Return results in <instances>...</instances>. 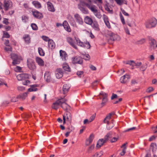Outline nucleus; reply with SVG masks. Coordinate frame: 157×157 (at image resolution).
<instances>
[{
	"instance_id": "nucleus-54",
	"label": "nucleus",
	"mask_w": 157,
	"mask_h": 157,
	"mask_svg": "<svg viewBox=\"0 0 157 157\" xmlns=\"http://www.w3.org/2000/svg\"><path fill=\"white\" fill-rule=\"evenodd\" d=\"M83 58L86 60H88L90 59V56L88 54H86L83 55Z\"/></svg>"
},
{
	"instance_id": "nucleus-33",
	"label": "nucleus",
	"mask_w": 157,
	"mask_h": 157,
	"mask_svg": "<svg viewBox=\"0 0 157 157\" xmlns=\"http://www.w3.org/2000/svg\"><path fill=\"white\" fill-rule=\"evenodd\" d=\"M32 4L37 8H40L41 7V5L40 3L38 1H33Z\"/></svg>"
},
{
	"instance_id": "nucleus-40",
	"label": "nucleus",
	"mask_w": 157,
	"mask_h": 157,
	"mask_svg": "<svg viewBox=\"0 0 157 157\" xmlns=\"http://www.w3.org/2000/svg\"><path fill=\"white\" fill-rule=\"evenodd\" d=\"M22 21L26 23L29 20V17L27 16L24 15L22 16Z\"/></svg>"
},
{
	"instance_id": "nucleus-61",
	"label": "nucleus",
	"mask_w": 157,
	"mask_h": 157,
	"mask_svg": "<svg viewBox=\"0 0 157 157\" xmlns=\"http://www.w3.org/2000/svg\"><path fill=\"white\" fill-rule=\"evenodd\" d=\"M17 89L20 91H23L25 90V88L23 86H18L17 87Z\"/></svg>"
},
{
	"instance_id": "nucleus-63",
	"label": "nucleus",
	"mask_w": 157,
	"mask_h": 157,
	"mask_svg": "<svg viewBox=\"0 0 157 157\" xmlns=\"http://www.w3.org/2000/svg\"><path fill=\"white\" fill-rule=\"evenodd\" d=\"M153 90V88L151 87H149L147 90V92L148 93H150Z\"/></svg>"
},
{
	"instance_id": "nucleus-58",
	"label": "nucleus",
	"mask_w": 157,
	"mask_h": 157,
	"mask_svg": "<svg viewBox=\"0 0 157 157\" xmlns=\"http://www.w3.org/2000/svg\"><path fill=\"white\" fill-rule=\"evenodd\" d=\"M121 10L122 13L124 15L126 16H129L128 14V13H127L124 10H123L122 9V8L121 9Z\"/></svg>"
},
{
	"instance_id": "nucleus-35",
	"label": "nucleus",
	"mask_w": 157,
	"mask_h": 157,
	"mask_svg": "<svg viewBox=\"0 0 157 157\" xmlns=\"http://www.w3.org/2000/svg\"><path fill=\"white\" fill-rule=\"evenodd\" d=\"M112 137V133L111 132H110L106 134V135L105 136L104 139L105 140V141H106L107 142L109 140V139Z\"/></svg>"
},
{
	"instance_id": "nucleus-5",
	"label": "nucleus",
	"mask_w": 157,
	"mask_h": 157,
	"mask_svg": "<svg viewBox=\"0 0 157 157\" xmlns=\"http://www.w3.org/2000/svg\"><path fill=\"white\" fill-rule=\"evenodd\" d=\"M99 95L102 96L103 97L102 102L101 103V105L102 107L106 105L108 101L107 95L105 93L101 91Z\"/></svg>"
},
{
	"instance_id": "nucleus-29",
	"label": "nucleus",
	"mask_w": 157,
	"mask_h": 157,
	"mask_svg": "<svg viewBox=\"0 0 157 157\" xmlns=\"http://www.w3.org/2000/svg\"><path fill=\"white\" fill-rule=\"evenodd\" d=\"M36 61L39 65L41 66H43L44 65V62L41 58L37 57L36 58Z\"/></svg>"
},
{
	"instance_id": "nucleus-27",
	"label": "nucleus",
	"mask_w": 157,
	"mask_h": 157,
	"mask_svg": "<svg viewBox=\"0 0 157 157\" xmlns=\"http://www.w3.org/2000/svg\"><path fill=\"white\" fill-rule=\"evenodd\" d=\"M38 86V85L37 84H34L30 85V87L28 89V90L29 92L36 91L37 90L36 87Z\"/></svg>"
},
{
	"instance_id": "nucleus-41",
	"label": "nucleus",
	"mask_w": 157,
	"mask_h": 157,
	"mask_svg": "<svg viewBox=\"0 0 157 157\" xmlns=\"http://www.w3.org/2000/svg\"><path fill=\"white\" fill-rule=\"evenodd\" d=\"M114 126V124L112 122H110L109 123L107 124L106 127L108 129H110Z\"/></svg>"
},
{
	"instance_id": "nucleus-30",
	"label": "nucleus",
	"mask_w": 157,
	"mask_h": 157,
	"mask_svg": "<svg viewBox=\"0 0 157 157\" xmlns=\"http://www.w3.org/2000/svg\"><path fill=\"white\" fill-rule=\"evenodd\" d=\"M48 45L49 47L52 49H53L55 47V43L52 39L50 40L48 42Z\"/></svg>"
},
{
	"instance_id": "nucleus-3",
	"label": "nucleus",
	"mask_w": 157,
	"mask_h": 157,
	"mask_svg": "<svg viewBox=\"0 0 157 157\" xmlns=\"http://www.w3.org/2000/svg\"><path fill=\"white\" fill-rule=\"evenodd\" d=\"M11 58L13 60L12 64L15 65L19 64L20 62L21 57L18 55L14 53H13L11 55Z\"/></svg>"
},
{
	"instance_id": "nucleus-15",
	"label": "nucleus",
	"mask_w": 157,
	"mask_h": 157,
	"mask_svg": "<svg viewBox=\"0 0 157 157\" xmlns=\"http://www.w3.org/2000/svg\"><path fill=\"white\" fill-rule=\"evenodd\" d=\"M27 65L29 68L31 70H34L36 68L34 62L32 60H27Z\"/></svg>"
},
{
	"instance_id": "nucleus-19",
	"label": "nucleus",
	"mask_w": 157,
	"mask_h": 157,
	"mask_svg": "<svg viewBox=\"0 0 157 157\" xmlns=\"http://www.w3.org/2000/svg\"><path fill=\"white\" fill-rule=\"evenodd\" d=\"M74 17L76 22L79 24L82 25L83 24V22L82 19L79 15L78 14H75Z\"/></svg>"
},
{
	"instance_id": "nucleus-1",
	"label": "nucleus",
	"mask_w": 157,
	"mask_h": 157,
	"mask_svg": "<svg viewBox=\"0 0 157 157\" xmlns=\"http://www.w3.org/2000/svg\"><path fill=\"white\" fill-rule=\"evenodd\" d=\"M157 24V20L155 18H152L147 20L144 23L146 28L149 29L155 27Z\"/></svg>"
},
{
	"instance_id": "nucleus-17",
	"label": "nucleus",
	"mask_w": 157,
	"mask_h": 157,
	"mask_svg": "<svg viewBox=\"0 0 157 157\" xmlns=\"http://www.w3.org/2000/svg\"><path fill=\"white\" fill-rule=\"evenodd\" d=\"M56 76L57 78H62L63 76V72L61 69L58 68L56 70L55 72Z\"/></svg>"
},
{
	"instance_id": "nucleus-60",
	"label": "nucleus",
	"mask_w": 157,
	"mask_h": 157,
	"mask_svg": "<svg viewBox=\"0 0 157 157\" xmlns=\"http://www.w3.org/2000/svg\"><path fill=\"white\" fill-rule=\"evenodd\" d=\"M83 74V72L82 71H78L77 72V75L79 77H81V75Z\"/></svg>"
},
{
	"instance_id": "nucleus-62",
	"label": "nucleus",
	"mask_w": 157,
	"mask_h": 157,
	"mask_svg": "<svg viewBox=\"0 0 157 157\" xmlns=\"http://www.w3.org/2000/svg\"><path fill=\"white\" fill-rule=\"evenodd\" d=\"M100 155H99V154L98 153H96L94 155H93L91 157H100L101 154V152H100Z\"/></svg>"
},
{
	"instance_id": "nucleus-48",
	"label": "nucleus",
	"mask_w": 157,
	"mask_h": 157,
	"mask_svg": "<svg viewBox=\"0 0 157 157\" xmlns=\"http://www.w3.org/2000/svg\"><path fill=\"white\" fill-rule=\"evenodd\" d=\"M115 1L119 5H121L124 3V0H115Z\"/></svg>"
},
{
	"instance_id": "nucleus-10",
	"label": "nucleus",
	"mask_w": 157,
	"mask_h": 157,
	"mask_svg": "<svg viewBox=\"0 0 157 157\" xmlns=\"http://www.w3.org/2000/svg\"><path fill=\"white\" fill-rule=\"evenodd\" d=\"M72 63L73 64H81L82 63V59L80 56H76L72 58Z\"/></svg>"
},
{
	"instance_id": "nucleus-32",
	"label": "nucleus",
	"mask_w": 157,
	"mask_h": 157,
	"mask_svg": "<svg viewBox=\"0 0 157 157\" xmlns=\"http://www.w3.org/2000/svg\"><path fill=\"white\" fill-rule=\"evenodd\" d=\"M70 88V86L69 85L64 84L63 86V91L64 93H65L67 92L69 88Z\"/></svg>"
},
{
	"instance_id": "nucleus-11",
	"label": "nucleus",
	"mask_w": 157,
	"mask_h": 157,
	"mask_svg": "<svg viewBox=\"0 0 157 157\" xmlns=\"http://www.w3.org/2000/svg\"><path fill=\"white\" fill-rule=\"evenodd\" d=\"M12 3L10 1L5 0L4 2L3 7L6 11L8 10L12 6Z\"/></svg>"
},
{
	"instance_id": "nucleus-28",
	"label": "nucleus",
	"mask_w": 157,
	"mask_h": 157,
	"mask_svg": "<svg viewBox=\"0 0 157 157\" xmlns=\"http://www.w3.org/2000/svg\"><path fill=\"white\" fill-rule=\"evenodd\" d=\"M92 28L95 30L98 31L99 30V25L97 21H94L93 22L92 26Z\"/></svg>"
},
{
	"instance_id": "nucleus-13",
	"label": "nucleus",
	"mask_w": 157,
	"mask_h": 157,
	"mask_svg": "<svg viewBox=\"0 0 157 157\" xmlns=\"http://www.w3.org/2000/svg\"><path fill=\"white\" fill-rule=\"evenodd\" d=\"M32 13L34 17L36 18L40 19L43 17L42 13L36 10L32 11Z\"/></svg>"
},
{
	"instance_id": "nucleus-23",
	"label": "nucleus",
	"mask_w": 157,
	"mask_h": 157,
	"mask_svg": "<svg viewBox=\"0 0 157 157\" xmlns=\"http://www.w3.org/2000/svg\"><path fill=\"white\" fill-rule=\"evenodd\" d=\"M44 78L47 82H49L51 79V74L49 72L47 71L44 74Z\"/></svg>"
},
{
	"instance_id": "nucleus-24",
	"label": "nucleus",
	"mask_w": 157,
	"mask_h": 157,
	"mask_svg": "<svg viewBox=\"0 0 157 157\" xmlns=\"http://www.w3.org/2000/svg\"><path fill=\"white\" fill-rule=\"evenodd\" d=\"M106 142V141H105L104 139H99L98 142L97 144L96 147L98 148H100Z\"/></svg>"
},
{
	"instance_id": "nucleus-26",
	"label": "nucleus",
	"mask_w": 157,
	"mask_h": 157,
	"mask_svg": "<svg viewBox=\"0 0 157 157\" xmlns=\"http://www.w3.org/2000/svg\"><path fill=\"white\" fill-rule=\"evenodd\" d=\"M23 39L25 42L27 44H29L30 42V38L29 35L28 34H25L23 36Z\"/></svg>"
},
{
	"instance_id": "nucleus-16",
	"label": "nucleus",
	"mask_w": 157,
	"mask_h": 157,
	"mask_svg": "<svg viewBox=\"0 0 157 157\" xmlns=\"http://www.w3.org/2000/svg\"><path fill=\"white\" fill-rule=\"evenodd\" d=\"M60 56L63 60L65 61L67 59L68 56L66 52L62 50L59 51Z\"/></svg>"
},
{
	"instance_id": "nucleus-4",
	"label": "nucleus",
	"mask_w": 157,
	"mask_h": 157,
	"mask_svg": "<svg viewBox=\"0 0 157 157\" xmlns=\"http://www.w3.org/2000/svg\"><path fill=\"white\" fill-rule=\"evenodd\" d=\"M77 44L79 46L81 47L86 48L89 49L90 48V45L89 42L83 43L81 41L80 39L78 38H75Z\"/></svg>"
},
{
	"instance_id": "nucleus-20",
	"label": "nucleus",
	"mask_w": 157,
	"mask_h": 157,
	"mask_svg": "<svg viewBox=\"0 0 157 157\" xmlns=\"http://www.w3.org/2000/svg\"><path fill=\"white\" fill-rule=\"evenodd\" d=\"M28 75L26 74H22L18 75L17 76V78L18 80H23L25 79L28 78Z\"/></svg>"
},
{
	"instance_id": "nucleus-22",
	"label": "nucleus",
	"mask_w": 157,
	"mask_h": 157,
	"mask_svg": "<svg viewBox=\"0 0 157 157\" xmlns=\"http://www.w3.org/2000/svg\"><path fill=\"white\" fill-rule=\"evenodd\" d=\"M84 20L85 23L89 25H91L93 22L92 19L88 16H86L84 18Z\"/></svg>"
},
{
	"instance_id": "nucleus-44",
	"label": "nucleus",
	"mask_w": 157,
	"mask_h": 157,
	"mask_svg": "<svg viewBox=\"0 0 157 157\" xmlns=\"http://www.w3.org/2000/svg\"><path fill=\"white\" fill-rule=\"evenodd\" d=\"M3 37H5L6 38H9L10 37V35L6 31H3Z\"/></svg>"
},
{
	"instance_id": "nucleus-14",
	"label": "nucleus",
	"mask_w": 157,
	"mask_h": 157,
	"mask_svg": "<svg viewBox=\"0 0 157 157\" xmlns=\"http://www.w3.org/2000/svg\"><path fill=\"white\" fill-rule=\"evenodd\" d=\"M84 2H82L80 4L78 5V8L83 13L86 14L88 13V10L86 8L83 7L82 6H86L84 4H82Z\"/></svg>"
},
{
	"instance_id": "nucleus-25",
	"label": "nucleus",
	"mask_w": 157,
	"mask_h": 157,
	"mask_svg": "<svg viewBox=\"0 0 157 157\" xmlns=\"http://www.w3.org/2000/svg\"><path fill=\"white\" fill-rule=\"evenodd\" d=\"M114 113H110L109 115L107 116L104 119L103 122L105 123H107V124L109 123L110 122H109V121L110 120L112 115H114Z\"/></svg>"
},
{
	"instance_id": "nucleus-53",
	"label": "nucleus",
	"mask_w": 157,
	"mask_h": 157,
	"mask_svg": "<svg viewBox=\"0 0 157 157\" xmlns=\"http://www.w3.org/2000/svg\"><path fill=\"white\" fill-rule=\"evenodd\" d=\"M7 46L8 47H5L4 48L5 50L6 51H11L12 50V48L9 45Z\"/></svg>"
},
{
	"instance_id": "nucleus-52",
	"label": "nucleus",
	"mask_w": 157,
	"mask_h": 157,
	"mask_svg": "<svg viewBox=\"0 0 157 157\" xmlns=\"http://www.w3.org/2000/svg\"><path fill=\"white\" fill-rule=\"evenodd\" d=\"M102 16L105 23L109 21L108 18L107 16L105 15H103Z\"/></svg>"
},
{
	"instance_id": "nucleus-36",
	"label": "nucleus",
	"mask_w": 157,
	"mask_h": 157,
	"mask_svg": "<svg viewBox=\"0 0 157 157\" xmlns=\"http://www.w3.org/2000/svg\"><path fill=\"white\" fill-rule=\"evenodd\" d=\"M27 94L26 93H23L20 94L18 96V98H21L22 100H24L27 97Z\"/></svg>"
},
{
	"instance_id": "nucleus-6",
	"label": "nucleus",
	"mask_w": 157,
	"mask_h": 157,
	"mask_svg": "<svg viewBox=\"0 0 157 157\" xmlns=\"http://www.w3.org/2000/svg\"><path fill=\"white\" fill-rule=\"evenodd\" d=\"M66 40L67 42L73 48L76 49H78L77 46L75 44L74 40L72 37L67 36L66 38Z\"/></svg>"
},
{
	"instance_id": "nucleus-38",
	"label": "nucleus",
	"mask_w": 157,
	"mask_h": 157,
	"mask_svg": "<svg viewBox=\"0 0 157 157\" xmlns=\"http://www.w3.org/2000/svg\"><path fill=\"white\" fill-rule=\"evenodd\" d=\"M38 53L40 56H44L45 53L44 51L41 48H38Z\"/></svg>"
},
{
	"instance_id": "nucleus-51",
	"label": "nucleus",
	"mask_w": 157,
	"mask_h": 157,
	"mask_svg": "<svg viewBox=\"0 0 157 157\" xmlns=\"http://www.w3.org/2000/svg\"><path fill=\"white\" fill-rule=\"evenodd\" d=\"M42 39L45 41L48 42L49 41L51 40V39H49L48 37L46 36H42Z\"/></svg>"
},
{
	"instance_id": "nucleus-8",
	"label": "nucleus",
	"mask_w": 157,
	"mask_h": 157,
	"mask_svg": "<svg viewBox=\"0 0 157 157\" xmlns=\"http://www.w3.org/2000/svg\"><path fill=\"white\" fill-rule=\"evenodd\" d=\"M82 4L86 5L89 9L94 13L96 11H98L96 6L92 4V3H86L85 2H83Z\"/></svg>"
},
{
	"instance_id": "nucleus-64",
	"label": "nucleus",
	"mask_w": 157,
	"mask_h": 157,
	"mask_svg": "<svg viewBox=\"0 0 157 157\" xmlns=\"http://www.w3.org/2000/svg\"><path fill=\"white\" fill-rule=\"evenodd\" d=\"M117 140V138L116 137H113L112 139L110 140V141L112 143L115 142Z\"/></svg>"
},
{
	"instance_id": "nucleus-42",
	"label": "nucleus",
	"mask_w": 157,
	"mask_h": 157,
	"mask_svg": "<svg viewBox=\"0 0 157 157\" xmlns=\"http://www.w3.org/2000/svg\"><path fill=\"white\" fill-rule=\"evenodd\" d=\"M22 81V84L24 85H27L29 83V81L27 79V78L25 79Z\"/></svg>"
},
{
	"instance_id": "nucleus-45",
	"label": "nucleus",
	"mask_w": 157,
	"mask_h": 157,
	"mask_svg": "<svg viewBox=\"0 0 157 157\" xmlns=\"http://www.w3.org/2000/svg\"><path fill=\"white\" fill-rule=\"evenodd\" d=\"M63 27L65 30L68 32H70L71 31V29L69 25H67V26Z\"/></svg>"
},
{
	"instance_id": "nucleus-21",
	"label": "nucleus",
	"mask_w": 157,
	"mask_h": 157,
	"mask_svg": "<svg viewBox=\"0 0 157 157\" xmlns=\"http://www.w3.org/2000/svg\"><path fill=\"white\" fill-rule=\"evenodd\" d=\"M47 9L48 10L51 12H54L55 9L53 4L50 2H47Z\"/></svg>"
},
{
	"instance_id": "nucleus-39",
	"label": "nucleus",
	"mask_w": 157,
	"mask_h": 157,
	"mask_svg": "<svg viewBox=\"0 0 157 157\" xmlns=\"http://www.w3.org/2000/svg\"><path fill=\"white\" fill-rule=\"evenodd\" d=\"M147 64L145 63L141 66L140 69L142 71H145L147 67Z\"/></svg>"
},
{
	"instance_id": "nucleus-7",
	"label": "nucleus",
	"mask_w": 157,
	"mask_h": 157,
	"mask_svg": "<svg viewBox=\"0 0 157 157\" xmlns=\"http://www.w3.org/2000/svg\"><path fill=\"white\" fill-rule=\"evenodd\" d=\"M63 123L64 124L66 122V120L69 121L71 120V113L68 112H66L63 115Z\"/></svg>"
},
{
	"instance_id": "nucleus-31",
	"label": "nucleus",
	"mask_w": 157,
	"mask_h": 157,
	"mask_svg": "<svg viewBox=\"0 0 157 157\" xmlns=\"http://www.w3.org/2000/svg\"><path fill=\"white\" fill-rule=\"evenodd\" d=\"M94 138V135L93 134H91L89 136L88 140H87L86 145H88L90 144L92 142Z\"/></svg>"
},
{
	"instance_id": "nucleus-57",
	"label": "nucleus",
	"mask_w": 157,
	"mask_h": 157,
	"mask_svg": "<svg viewBox=\"0 0 157 157\" xmlns=\"http://www.w3.org/2000/svg\"><path fill=\"white\" fill-rule=\"evenodd\" d=\"M126 147H125L122 150V151L121 153V155L122 156L124 155L126 152Z\"/></svg>"
},
{
	"instance_id": "nucleus-37",
	"label": "nucleus",
	"mask_w": 157,
	"mask_h": 157,
	"mask_svg": "<svg viewBox=\"0 0 157 157\" xmlns=\"http://www.w3.org/2000/svg\"><path fill=\"white\" fill-rule=\"evenodd\" d=\"M69 22L71 24H74L75 23L74 20L72 17L70 15H68L67 17Z\"/></svg>"
},
{
	"instance_id": "nucleus-12",
	"label": "nucleus",
	"mask_w": 157,
	"mask_h": 157,
	"mask_svg": "<svg viewBox=\"0 0 157 157\" xmlns=\"http://www.w3.org/2000/svg\"><path fill=\"white\" fill-rule=\"evenodd\" d=\"M61 98H60L54 102L52 105V108L55 110H57L61 105Z\"/></svg>"
},
{
	"instance_id": "nucleus-50",
	"label": "nucleus",
	"mask_w": 157,
	"mask_h": 157,
	"mask_svg": "<svg viewBox=\"0 0 157 157\" xmlns=\"http://www.w3.org/2000/svg\"><path fill=\"white\" fill-rule=\"evenodd\" d=\"M120 17L121 18V21L122 24H125V22L124 18L122 15V14L121 13H120Z\"/></svg>"
},
{
	"instance_id": "nucleus-9",
	"label": "nucleus",
	"mask_w": 157,
	"mask_h": 157,
	"mask_svg": "<svg viewBox=\"0 0 157 157\" xmlns=\"http://www.w3.org/2000/svg\"><path fill=\"white\" fill-rule=\"evenodd\" d=\"M61 101L60 106L63 109L65 110H67L70 108V106L68 105L66 103V102L67 101L66 99L64 98H61Z\"/></svg>"
},
{
	"instance_id": "nucleus-46",
	"label": "nucleus",
	"mask_w": 157,
	"mask_h": 157,
	"mask_svg": "<svg viewBox=\"0 0 157 157\" xmlns=\"http://www.w3.org/2000/svg\"><path fill=\"white\" fill-rule=\"evenodd\" d=\"M94 15L98 18H100L101 17V15L99 12H98V11H96L94 13Z\"/></svg>"
},
{
	"instance_id": "nucleus-47",
	"label": "nucleus",
	"mask_w": 157,
	"mask_h": 157,
	"mask_svg": "<svg viewBox=\"0 0 157 157\" xmlns=\"http://www.w3.org/2000/svg\"><path fill=\"white\" fill-rule=\"evenodd\" d=\"M31 26L33 30H37V25L34 23H32L31 24Z\"/></svg>"
},
{
	"instance_id": "nucleus-2",
	"label": "nucleus",
	"mask_w": 157,
	"mask_h": 157,
	"mask_svg": "<svg viewBox=\"0 0 157 157\" xmlns=\"http://www.w3.org/2000/svg\"><path fill=\"white\" fill-rule=\"evenodd\" d=\"M108 35L110 36V38L108 40L109 43L110 44H113V42L115 40H120V37L119 36L114 34L111 32H108Z\"/></svg>"
},
{
	"instance_id": "nucleus-59",
	"label": "nucleus",
	"mask_w": 157,
	"mask_h": 157,
	"mask_svg": "<svg viewBox=\"0 0 157 157\" xmlns=\"http://www.w3.org/2000/svg\"><path fill=\"white\" fill-rule=\"evenodd\" d=\"M95 117V115H93L91 116V117H90V119H89V122H92L94 119Z\"/></svg>"
},
{
	"instance_id": "nucleus-49",
	"label": "nucleus",
	"mask_w": 157,
	"mask_h": 157,
	"mask_svg": "<svg viewBox=\"0 0 157 157\" xmlns=\"http://www.w3.org/2000/svg\"><path fill=\"white\" fill-rule=\"evenodd\" d=\"M125 63L127 64H129L130 65L134 66V64L135 63L133 61H126Z\"/></svg>"
},
{
	"instance_id": "nucleus-55",
	"label": "nucleus",
	"mask_w": 157,
	"mask_h": 157,
	"mask_svg": "<svg viewBox=\"0 0 157 157\" xmlns=\"http://www.w3.org/2000/svg\"><path fill=\"white\" fill-rule=\"evenodd\" d=\"M142 65V63L141 62H138L136 63H135L134 64V66H136L137 67L141 66Z\"/></svg>"
},
{
	"instance_id": "nucleus-34",
	"label": "nucleus",
	"mask_w": 157,
	"mask_h": 157,
	"mask_svg": "<svg viewBox=\"0 0 157 157\" xmlns=\"http://www.w3.org/2000/svg\"><path fill=\"white\" fill-rule=\"evenodd\" d=\"M63 68L65 71L69 72L71 71L70 67L67 63H64L63 65Z\"/></svg>"
},
{
	"instance_id": "nucleus-43",
	"label": "nucleus",
	"mask_w": 157,
	"mask_h": 157,
	"mask_svg": "<svg viewBox=\"0 0 157 157\" xmlns=\"http://www.w3.org/2000/svg\"><path fill=\"white\" fill-rule=\"evenodd\" d=\"M71 130H70V127H69L68 128V129H69V131L67 132L65 134V136L66 137H68L69 136V134L70 132H71V131H72L74 129V128L72 126H71Z\"/></svg>"
},
{
	"instance_id": "nucleus-18",
	"label": "nucleus",
	"mask_w": 157,
	"mask_h": 157,
	"mask_svg": "<svg viewBox=\"0 0 157 157\" xmlns=\"http://www.w3.org/2000/svg\"><path fill=\"white\" fill-rule=\"evenodd\" d=\"M130 78V76L128 75H125L121 77L120 79L121 82L122 83H126Z\"/></svg>"
},
{
	"instance_id": "nucleus-56",
	"label": "nucleus",
	"mask_w": 157,
	"mask_h": 157,
	"mask_svg": "<svg viewBox=\"0 0 157 157\" xmlns=\"http://www.w3.org/2000/svg\"><path fill=\"white\" fill-rule=\"evenodd\" d=\"M131 82L132 85H134L138 83L137 81L135 79H132L131 80Z\"/></svg>"
}]
</instances>
